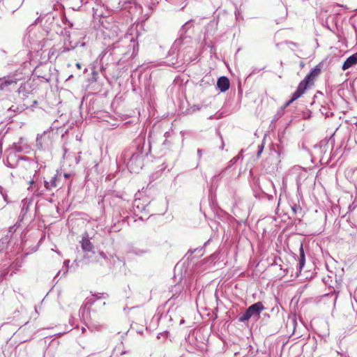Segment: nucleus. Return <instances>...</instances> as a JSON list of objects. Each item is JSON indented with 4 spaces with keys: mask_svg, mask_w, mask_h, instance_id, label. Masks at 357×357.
<instances>
[{
    "mask_svg": "<svg viewBox=\"0 0 357 357\" xmlns=\"http://www.w3.org/2000/svg\"><path fill=\"white\" fill-rule=\"evenodd\" d=\"M80 1H81V2H82V3H84V4H86V3H89V0H80Z\"/></svg>",
    "mask_w": 357,
    "mask_h": 357,
    "instance_id": "29",
    "label": "nucleus"
},
{
    "mask_svg": "<svg viewBox=\"0 0 357 357\" xmlns=\"http://www.w3.org/2000/svg\"><path fill=\"white\" fill-rule=\"evenodd\" d=\"M320 112L326 117H328L333 115V112L326 106L321 107Z\"/></svg>",
    "mask_w": 357,
    "mask_h": 357,
    "instance_id": "15",
    "label": "nucleus"
},
{
    "mask_svg": "<svg viewBox=\"0 0 357 357\" xmlns=\"http://www.w3.org/2000/svg\"><path fill=\"white\" fill-rule=\"evenodd\" d=\"M6 165L10 168H18L19 174L24 176L22 169L28 171L35 170L37 167V163L28 157H20L15 153H10L6 159Z\"/></svg>",
    "mask_w": 357,
    "mask_h": 357,
    "instance_id": "2",
    "label": "nucleus"
},
{
    "mask_svg": "<svg viewBox=\"0 0 357 357\" xmlns=\"http://www.w3.org/2000/svg\"><path fill=\"white\" fill-rule=\"evenodd\" d=\"M106 296H105V294H102V293H98V294H92V297L97 300V299H99V298H106L107 296V294H105Z\"/></svg>",
    "mask_w": 357,
    "mask_h": 357,
    "instance_id": "16",
    "label": "nucleus"
},
{
    "mask_svg": "<svg viewBox=\"0 0 357 357\" xmlns=\"http://www.w3.org/2000/svg\"><path fill=\"white\" fill-rule=\"evenodd\" d=\"M70 263V260H66L64 261V265L66 266V271H64L63 273V275L66 273V272L68 271V264Z\"/></svg>",
    "mask_w": 357,
    "mask_h": 357,
    "instance_id": "22",
    "label": "nucleus"
},
{
    "mask_svg": "<svg viewBox=\"0 0 357 357\" xmlns=\"http://www.w3.org/2000/svg\"><path fill=\"white\" fill-rule=\"evenodd\" d=\"M321 73V68L319 66H316L313 68L309 74L302 80L296 91L294 93V98H300L307 89L308 86L312 85L316 77H317Z\"/></svg>",
    "mask_w": 357,
    "mask_h": 357,
    "instance_id": "4",
    "label": "nucleus"
},
{
    "mask_svg": "<svg viewBox=\"0 0 357 357\" xmlns=\"http://www.w3.org/2000/svg\"><path fill=\"white\" fill-rule=\"evenodd\" d=\"M230 82L227 77H220L217 82V87L221 92H225L229 89Z\"/></svg>",
    "mask_w": 357,
    "mask_h": 357,
    "instance_id": "8",
    "label": "nucleus"
},
{
    "mask_svg": "<svg viewBox=\"0 0 357 357\" xmlns=\"http://www.w3.org/2000/svg\"><path fill=\"white\" fill-rule=\"evenodd\" d=\"M357 63V52L349 56L342 65V70H346Z\"/></svg>",
    "mask_w": 357,
    "mask_h": 357,
    "instance_id": "9",
    "label": "nucleus"
},
{
    "mask_svg": "<svg viewBox=\"0 0 357 357\" xmlns=\"http://www.w3.org/2000/svg\"><path fill=\"white\" fill-rule=\"evenodd\" d=\"M42 138H43V135H40V136H38L37 139H36L37 146L40 149H41L43 147V144H42V142H41Z\"/></svg>",
    "mask_w": 357,
    "mask_h": 357,
    "instance_id": "18",
    "label": "nucleus"
},
{
    "mask_svg": "<svg viewBox=\"0 0 357 357\" xmlns=\"http://www.w3.org/2000/svg\"><path fill=\"white\" fill-rule=\"evenodd\" d=\"M294 97H295L294 94L293 93L292 96H291V98L285 103L284 107H288L291 103H292L294 101H295L296 100H297L298 98H294Z\"/></svg>",
    "mask_w": 357,
    "mask_h": 357,
    "instance_id": "19",
    "label": "nucleus"
},
{
    "mask_svg": "<svg viewBox=\"0 0 357 357\" xmlns=\"http://www.w3.org/2000/svg\"><path fill=\"white\" fill-rule=\"evenodd\" d=\"M264 144L261 143V144H259L258 146V150H257V157L259 158L260 156H261V153L263 152V150H264Z\"/></svg>",
    "mask_w": 357,
    "mask_h": 357,
    "instance_id": "17",
    "label": "nucleus"
},
{
    "mask_svg": "<svg viewBox=\"0 0 357 357\" xmlns=\"http://www.w3.org/2000/svg\"><path fill=\"white\" fill-rule=\"evenodd\" d=\"M96 301V299H94L92 296L90 298V297H87L83 305L81 306L80 309H79V314L84 318V314L86 312V307L88 305H92L94 302Z\"/></svg>",
    "mask_w": 357,
    "mask_h": 357,
    "instance_id": "10",
    "label": "nucleus"
},
{
    "mask_svg": "<svg viewBox=\"0 0 357 357\" xmlns=\"http://www.w3.org/2000/svg\"><path fill=\"white\" fill-rule=\"evenodd\" d=\"M81 247L84 251L85 257H91L92 255H94L93 245L89 239L88 235L82 237L81 241Z\"/></svg>",
    "mask_w": 357,
    "mask_h": 357,
    "instance_id": "7",
    "label": "nucleus"
},
{
    "mask_svg": "<svg viewBox=\"0 0 357 357\" xmlns=\"http://www.w3.org/2000/svg\"><path fill=\"white\" fill-rule=\"evenodd\" d=\"M264 309V307L261 302L255 303L250 305L245 312L238 317V321L245 322L252 317H259Z\"/></svg>",
    "mask_w": 357,
    "mask_h": 357,
    "instance_id": "6",
    "label": "nucleus"
},
{
    "mask_svg": "<svg viewBox=\"0 0 357 357\" xmlns=\"http://www.w3.org/2000/svg\"><path fill=\"white\" fill-rule=\"evenodd\" d=\"M29 183H30V186H29V188H28L29 190L31 188H35V182H34V181H33V180H31V181H29Z\"/></svg>",
    "mask_w": 357,
    "mask_h": 357,
    "instance_id": "23",
    "label": "nucleus"
},
{
    "mask_svg": "<svg viewBox=\"0 0 357 357\" xmlns=\"http://www.w3.org/2000/svg\"><path fill=\"white\" fill-rule=\"evenodd\" d=\"M102 26L105 30L102 31L105 37H108L110 39L114 40L112 45H114L116 42H119L124 36V32L121 31L119 25L115 23L109 24V22H102Z\"/></svg>",
    "mask_w": 357,
    "mask_h": 357,
    "instance_id": "5",
    "label": "nucleus"
},
{
    "mask_svg": "<svg viewBox=\"0 0 357 357\" xmlns=\"http://www.w3.org/2000/svg\"><path fill=\"white\" fill-rule=\"evenodd\" d=\"M5 2L6 4L8 6H12L13 3L14 2L15 4L11 6V8L13 9V11L19 8L21 5L22 4L23 0H2Z\"/></svg>",
    "mask_w": 357,
    "mask_h": 357,
    "instance_id": "12",
    "label": "nucleus"
},
{
    "mask_svg": "<svg viewBox=\"0 0 357 357\" xmlns=\"http://www.w3.org/2000/svg\"><path fill=\"white\" fill-rule=\"evenodd\" d=\"M76 67H77L78 69H81V68H82L81 63H76Z\"/></svg>",
    "mask_w": 357,
    "mask_h": 357,
    "instance_id": "30",
    "label": "nucleus"
},
{
    "mask_svg": "<svg viewBox=\"0 0 357 357\" xmlns=\"http://www.w3.org/2000/svg\"><path fill=\"white\" fill-rule=\"evenodd\" d=\"M5 190H3V187L0 185V193H3Z\"/></svg>",
    "mask_w": 357,
    "mask_h": 357,
    "instance_id": "31",
    "label": "nucleus"
},
{
    "mask_svg": "<svg viewBox=\"0 0 357 357\" xmlns=\"http://www.w3.org/2000/svg\"><path fill=\"white\" fill-rule=\"evenodd\" d=\"M185 61H191V58L187 59Z\"/></svg>",
    "mask_w": 357,
    "mask_h": 357,
    "instance_id": "32",
    "label": "nucleus"
},
{
    "mask_svg": "<svg viewBox=\"0 0 357 357\" xmlns=\"http://www.w3.org/2000/svg\"><path fill=\"white\" fill-rule=\"evenodd\" d=\"M145 252H146V251H144V250H139V251H137V252H135V254H136V255H142V254H144V253H145Z\"/></svg>",
    "mask_w": 357,
    "mask_h": 357,
    "instance_id": "27",
    "label": "nucleus"
},
{
    "mask_svg": "<svg viewBox=\"0 0 357 357\" xmlns=\"http://www.w3.org/2000/svg\"><path fill=\"white\" fill-rule=\"evenodd\" d=\"M305 263V252L303 248V244L301 243L300 250H299V260L298 264V271L301 272Z\"/></svg>",
    "mask_w": 357,
    "mask_h": 357,
    "instance_id": "11",
    "label": "nucleus"
},
{
    "mask_svg": "<svg viewBox=\"0 0 357 357\" xmlns=\"http://www.w3.org/2000/svg\"><path fill=\"white\" fill-rule=\"evenodd\" d=\"M26 144H22V142L14 143L13 145V150L17 153H26L25 149H26Z\"/></svg>",
    "mask_w": 357,
    "mask_h": 357,
    "instance_id": "14",
    "label": "nucleus"
},
{
    "mask_svg": "<svg viewBox=\"0 0 357 357\" xmlns=\"http://www.w3.org/2000/svg\"><path fill=\"white\" fill-rule=\"evenodd\" d=\"M80 158H81L80 155H79L78 157H77L75 158V162H76L77 164H78L79 162Z\"/></svg>",
    "mask_w": 357,
    "mask_h": 357,
    "instance_id": "28",
    "label": "nucleus"
},
{
    "mask_svg": "<svg viewBox=\"0 0 357 357\" xmlns=\"http://www.w3.org/2000/svg\"><path fill=\"white\" fill-rule=\"evenodd\" d=\"M192 27L190 22H186L182 26L179 31V38L176 39L172 46V49L177 50L179 54H184L185 50L192 49L191 44L192 43V38L186 35L188 29Z\"/></svg>",
    "mask_w": 357,
    "mask_h": 357,
    "instance_id": "3",
    "label": "nucleus"
},
{
    "mask_svg": "<svg viewBox=\"0 0 357 357\" xmlns=\"http://www.w3.org/2000/svg\"><path fill=\"white\" fill-rule=\"evenodd\" d=\"M297 209H300V210H301V208H300V206H296V205H295V206H294L292 207V210H293V211H294V213H296V210H297Z\"/></svg>",
    "mask_w": 357,
    "mask_h": 357,
    "instance_id": "26",
    "label": "nucleus"
},
{
    "mask_svg": "<svg viewBox=\"0 0 357 357\" xmlns=\"http://www.w3.org/2000/svg\"><path fill=\"white\" fill-rule=\"evenodd\" d=\"M50 11L47 12V13H41L40 14L39 17L37 18L36 22H41V18L43 17L44 15H46L50 14Z\"/></svg>",
    "mask_w": 357,
    "mask_h": 357,
    "instance_id": "21",
    "label": "nucleus"
},
{
    "mask_svg": "<svg viewBox=\"0 0 357 357\" xmlns=\"http://www.w3.org/2000/svg\"><path fill=\"white\" fill-rule=\"evenodd\" d=\"M197 155H198L199 159H200L202 156V149H197Z\"/></svg>",
    "mask_w": 357,
    "mask_h": 357,
    "instance_id": "24",
    "label": "nucleus"
},
{
    "mask_svg": "<svg viewBox=\"0 0 357 357\" xmlns=\"http://www.w3.org/2000/svg\"><path fill=\"white\" fill-rule=\"evenodd\" d=\"M44 185H45V188L47 190H51L53 188H55L57 186L56 177V176L52 177V179L50 180V181H45Z\"/></svg>",
    "mask_w": 357,
    "mask_h": 357,
    "instance_id": "13",
    "label": "nucleus"
},
{
    "mask_svg": "<svg viewBox=\"0 0 357 357\" xmlns=\"http://www.w3.org/2000/svg\"><path fill=\"white\" fill-rule=\"evenodd\" d=\"M3 198V199L6 201V202H8L7 201V194L6 193V192L4 191L3 193L1 194Z\"/></svg>",
    "mask_w": 357,
    "mask_h": 357,
    "instance_id": "25",
    "label": "nucleus"
},
{
    "mask_svg": "<svg viewBox=\"0 0 357 357\" xmlns=\"http://www.w3.org/2000/svg\"><path fill=\"white\" fill-rule=\"evenodd\" d=\"M143 145H138L133 151H126L123 153L125 160L129 171L132 173H138L144 165V155Z\"/></svg>",
    "mask_w": 357,
    "mask_h": 357,
    "instance_id": "1",
    "label": "nucleus"
},
{
    "mask_svg": "<svg viewBox=\"0 0 357 357\" xmlns=\"http://www.w3.org/2000/svg\"><path fill=\"white\" fill-rule=\"evenodd\" d=\"M239 158H240V155L233 158L229 161V165L231 166V165H233L234 164H235Z\"/></svg>",
    "mask_w": 357,
    "mask_h": 357,
    "instance_id": "20",
    "label": "nucleus"
},
{
    "mask_svg": "<svg viewBox=\"0 0 357 357\" xmlns=\"http://www.w3.org/2000/svg\"><path fill=\"white\" fill-rule=\"evenodd\" d=\"M68 175L67 174H65V177H68Z\"/></svg>",
    "mask_w": 357,
    "mask_h": 357,
    "instance_id": "33",
    "label": "nucleus"
}]
</instances>
